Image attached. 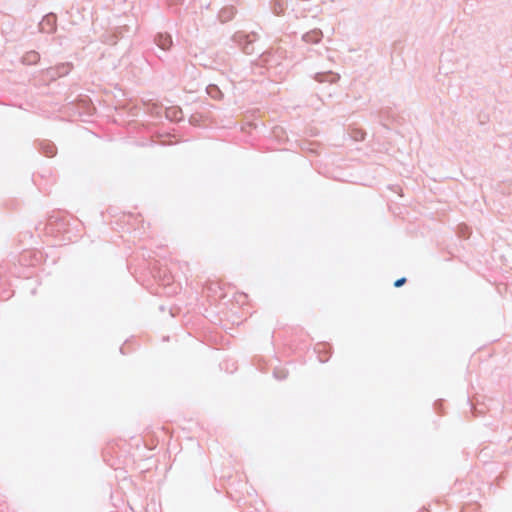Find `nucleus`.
Returning a JSON list of instances; mask_svg holds the SVG:
<instances>
[{
	"label": "nucleus",
	"instance_id": "1",
	"mask_svg": "<svg viewBox=\"0 0 512 512\" xmlns=\"http://www.w3.org/2000/svg\"><path fill=\"white\" fill-rule=\"evenodd\" d=\"M157 44L160 48L166 50V49H169L172 45V39L169 35L165 34H160L158 37H157Z\"/></svg>",
	"mask_w": 512,
	"mask_h": 512
},
{
	"label": "nucleus",
	"instance_id": "2",
	"mask_svg": "<svg viewBox=\"0 0 512 512\" xmlns=\"http://www.w3.org/2000/svg\"><path fill=\"white\" fill-rule=\"evenodd\" d=\"M39 59V55L38 53L34 52V51H31V52H28L26 54V56L24 57V61L27 62L28 64H33V63H36Z\"/></svg>",
	"mask_w": 512,
	"mask_h": 512
},
{
	"label": "nucleus",
	"instance_id": "3",
	"mask_svg": "<svg viewBox=\"0 0 512 512\" xmlns=\"http://www.w3.org/2000/svg\"><path fill=\"white\" fill-rule=\"evenodd\" d=\"M405 282H406V278H400L395 281L394 286L401 287Z\"/></svg>",
	"mask_w": 512,
	"mask_h": 512
}]
</instances>
